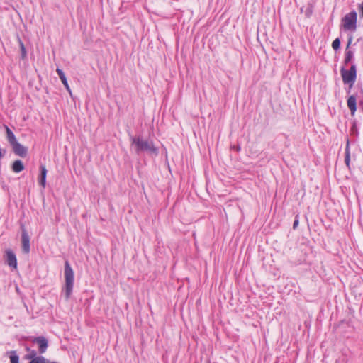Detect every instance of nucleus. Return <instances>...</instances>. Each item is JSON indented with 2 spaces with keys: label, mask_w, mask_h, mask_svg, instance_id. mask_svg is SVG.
I'll return each mask as SVG.
<instances>
[{
  "label": "nucleus",
  "mask_w": 363,
  "mask_h": 363,
  "mask_svg": "<svg viewBox=\"0 0 363 363\" xmlns=\"http://www.w3.org/2000/svg\"><path fill=\"white\" fill-rule=\"evenodd\" d=\"M130 141L131 145L138 155L142 152L155 155L158 154V149L155 147L152 140H145L142 136H131Z\"/></svg>",
  "instance_id": "f257e3e1"
},
{
  "label": "nucleus",
  "mask_w": 363,
  "mask_h": 363,
  "mask_svg": "<svg viewBox=\"0 0 363 363\" xmlns=\"http://www.w3.org/2000/svg\"><path fill=\"white\" fill-rule=\"evenodd\" d=\"M64 276L65 283L62 289V294L66 300H68L72 294L74 281V271L68 261L65 262Z\"/></svg>",
  "instance_id": "f03ea898"
},
{
  "label": "nucleus",
  "mask_w": 363,
  "mask_h": 363,
  "mask_svg": "<svg viewBox=\"0 0 363 363\" xmlns=\"http://www.w3.org/2000/svg\"><path fill=\"white\" fill-rule=\"evenodd\" d=\"M357 13L355 11L346 14L342 19V26L345 30L354 31L357 28Z\"/></svg>",
  "instance_id": "7ed1b4c3"
},
{
  "label": "nucleus",
  "mask_w": 363,
  "mask_h": 363,
  "mask_svg": "<svg viewBox=\"0 0 363 363\" xmlns=\"http://www.w3.org/2000/svg\"><path fill=\"white\" fill-rule=\"evenodd\" d=\"M340 72L343 82L352 85L357 77L356 65H352L349 70L342 67Z\"/></svg>",
  "instance_id": "20e7f679"
},
{
  "label": "nucleus",
  "mask_w": 363,
  "mask_h": 363,
  "mask_svg": "<svg viewBox=\"0 0 363 363\" xmlns=\"http://www.w3.org/2000/svg\"><path fill=\"white\" fill-rule=\"evenodd\" d=\"M22 250L24 253L28 254L30 251V237L25 228L22 229L21 233Z\"/></svg>",
  "instance_id": "39448f33"
},
{
  "label": "nucleus",
  "mask_w": 363,
  "mask_h": 363,
  "mask_svg": "<svg viewBox=\"0 0 363 363\" xmlns=\"http://www.w3.org/2000/svg\"><path fill=\"white\" fill-rule=\"evenodd\" d=\"M33 342L38 344L40 354H43L46 352L48 347V341L45 337H36L33 340Z\"/></svg>",
  "instance_id": "423d86ee"
},
{
  "label": "nucleus",
  "mask_w": 363,
  "mask_h": 363,
  "mask_svg": "<svg viewBox=\"0 0 363 363\" xmlns=\"http://www.w3.org/2000/svg\"><path fill=\"white\" fill-rule=\"evenodd\" d=\"M11 146L15 155L21 157H25L27 155L28 148L20 144L18 141L13 144Z\"/></svg>",
  "instance_id": "0eeeda50"
},
{
  "label": "nucleus",
  "mask_w": 363,
  "mask_h": 363,
  "mask_svg": "<svg viewBox=\"0 0 363 363\" xmlns=\"http://www.w3.org/2000/svg\"><path fill=\"white\" fill-rule=\"evenodd\" d=\"M6 264L9 267L16 269L17 267V259H16V255L14 254V252L13 251H11V250H6Z\"/></svg>",
  "instance_id": "6e6552de"
},
{
  "label": "nucleus",
  "mask_w": 363,
  "mask_h": 363,
  "mask_svg": "<svg viewBox=\"0 0 363 363\" xmlns=\"http://www.w3.org/2000/svg\"><path fill=\"white\" fill-rule=\"evenodd\" d=\"M347 106L351 111V114L354 115L357 111V99L354 95L350 96L347 99Z\"/></svg>",
  "instance_id": "1a4fd4ad"
},
{
  "label": "nucleus",
  "mask_w": 363,
  "mask_h": 363,
  "mask_svg": "<svg viewBox=\"0 0 363 363\" xmlns=\"http://www.w3.org/2000/svg\"><path fill=\"white\" fill-rule=\"evenodd\" d=\"M40 174L39 177V184L43 187L45 188L46 185V176H47V169L45 165L41 164L40 166Z\"/></svg>",
  "instance_id": "9d476101"
},
{
  "label": "nucleus",
  "mask_w": 363,
  "mask_h": 363,
  "mask_svg": "<svg viewBox=\"0 0 363 363\" xmlns=\"http://www.w3.org/2000/svg\"><path fill=\"white\" fill-rule=\"evenodd\" d=\"M6 133V138L11 145L17 142L16 138L13 131L6 125H4Z\"/></svg>",
  "instance_id": "9b49d317"
},
{
  "label": "nucleus",
  "mask_w": 363,
  "mask_h": 363,
  "mask_svg": "<svg viewBox=\"0 0 363 363\" xmlns=\"http://www.w3.org/2000/svg\"><path fill=\"white\" fill-rule=\"evenodd\" d=\"M56 72H57V75H58L59 78L60 79L61 82L65 86L66 89L69 92H71L70 88L69 86V84H68V82H67V78H66V76H65L64 72L60 68H57Z\"/></svg>",
  "instance_id": "f8f14e48"
},
{
  "label": "nucleus",
  "mask_w": 363,
  "mask_h": 363,
  "mask_svg": "<svg viewBox=\"0 0 363 363\" xmlns=\"http://www.w3.org/2000/svg\"><path fill=\"white\" fill-rule=\"evenodd\" d=\"M345 163L347 168L350 169V148L348 140L345 149Z\"/></svg>",
  "instance_id": "ddd939ff"
},
{
  "label": "nucleus",
  "mask_w": 363,
  "mask_h": 363,
  "mask_svg": "<svg viewBox=\"0 0 363 363\" xmlns=\"http://www.w3.org/2000/svg\"><path fill=\"white\" fill-rule=\"evenodd\" d=\"M352 37H350L348 40L347 50L345 52V60H344L345 64L349 63L353 57V52L347 50V48L350 47V45L352 43Z\"/></svg>",
  "instance_id": "4468645a"
},
{
  "label": "nucleus",
  "mask_w": 363,
  "mask_h": 363,
  "mask_svg": "<svg viewBox=\"0 0 363 363\" xmlns=\"http://www.w3.org/2000/svg\"><path fill=\"white\" fill-rule=\"evenodd\" d=\"M24 169V165L21 160H17L12 164V170L16 173H19Z\"/></svg>",
  "instance_id": "2eb2a0df"
},
{
  "label": "nucleus",
  "mask_w": 363,
  "mask_h": 363,
  "mask_svg": "<svg viewBox=\"0 0 363 363\" xmlns=\"http://www.w3.org/2000/svg\"><path fill=\"white\" fill-rule=\"evenodd\" d=\"M11 363H19V356L16 351L12 350L9 352Z\"/></svg>",
  "instance_id": "dca6fc26"
},
{
  "label": "nucleus",
  "mask_w": 363,
  "mask_h": 363,
  "mask_svg": "<svg viewBox=\"0 0 363 363\" xmlns=\"http://www.w3.org/2000/svg\"><path fill=\"white\" fill-rule=\"evenodd\" d=\"M26 350L28 351L29 353L26 355V359H30L31 361L32 359L37 358V352L35 350H30L28 347L26 348Z\"/></svg>",
  "instance_id": "f3484780"
},
{
  "label": "nucleus",
  "mask_w": 363,
  "mask_h": 363,
  "mask_svg": "<svg viewBox=\"0 0 363 363\" xmlns=\"http://www.w3.org/2000/svg\"><path fill=\"white\" fill-rule=\"evenodd\" d=\"M29 363H49V360L43 356H38L37 358L32 359Z\"/></svg>",
  "instance_id": "a211bd4d"
},
{
  "label": "nucleus",
  "mask_w": 363,
  "mask_h": 363,
  "mask_svg": "<svg viewBox=\"0 0 363 363\" xmlns=\"http://www.w3.org/2000/svg\"><path fill=\"white\" fill-rule=\"evenodd\" d=\"M19 45L21 49V58L22 60H24L27 57V52L24 44L21 40H19Z\"/></svg>",
  "instance_id": "6ab92c4d"
},
{
  "label": "nucleus",
  "mask_w": 363,
  "mask_h": 363,
  "mask_svg": "<svg viewBox=\"0 0 363 363\" xmlns=\"http://www.w3.org/2000/svg\"><path fill=\"white\" fill-rule=\"evenodd\" d=\"M341 41L339 38H335L332 43V48L335 50H337L340 48Z\"/></svg>",
  "instance_id": "aec40b11"
},
{
  "label": "nucleus",
  "mask_w": 363,
  "mask_h": 363,
  "mask_svg": "<svg viewBox=\"0 0 363 363\" xmlns=\"http://www.w3.org/2000/svg\"><path fill=\"white\" fill-rule=\"evenodd\" d=\"M298 223H299L298 215H296L295 217L294 223H293V229H294V230L296 229V228L298 225Z\"/></svg>",
  "instance_id": "412c9836"
},
{
  "label": "nucleus",
  "mask_w": 363,
  "mask_h": 363,
  "mask_svg": "<svg viewBox=\"0 0 363 363\" xmlns=\"http://www.w3.org/2000/svg\"><path fill=\"white\" fill-rule=\"evenodd\" d=\"M6 153V150L0 147V157H4Z\"/></svg>",
  "instance_id": "4be33fe9"
},
{
  "label": "nucleus",
  "mask_w": 363,
  "mask_h": 363,
  "mask_svg": "<svg viewBox=\"0 0 363 363\" xmlns=\"http://www.w3.org/2000/svg\"><path fill=\"white\" fill-rule=\"evenodd\" d=\"M361 16L363 17V2L359 6Z\"/></svg>",
  "instance_id": "5701e85b"
},
{
  "label": "nucleus",
  "mask_w": 363,
  "mask_h": 363,
  "mask_svg": "<svg viewBox=\"0 0 363 363\" xmlns=\"http://www.w3.org/2000/svg\"><path fill=\"white\" fill-rule=\"evenodd\" d=\"M312 13V10L311 9H308L306 11V15L308 16L311 14Z\"/></svg>",
  "instance_id": "b1692460"
}]
</instances>
